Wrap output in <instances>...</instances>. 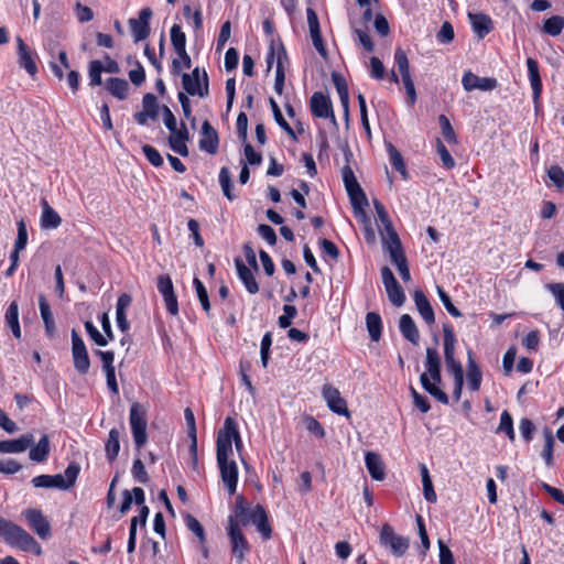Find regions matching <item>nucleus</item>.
Here are the masks:
<instances>
[{
  "label": "nucleus",
  "mask_w": 564,
  "mask_h": 564,
  "mask_svg": "<svg viewBox=\"0 0 564 564\" xmlns=\"http://www.w3.org/2000/svg\"><path fill=\"white\" fill-rule=\"evenodd\" d=\"M423 389L442 404L448 403L447 394L438 388L442 383L441 358L435 348L426 349L425 371L420 376Z\"/></svg>",
  "instance_id": "f257e3e1"
},
{
  "label": "nucleus",
  "mask_w": 564,
  "mask_h": 564,
  "mask_svg": "<svg viewBox=\"0 0 564 564\" xmlns=\"http://www.w3.org/2000/svg\"><path fill=\"white\" fill-rule=\"evenodd\" d=\"M0 536L7 544L24 552H32L36 555H41L43 552L41 545L29 532L2 517H0Z\"/></svg>",
  "instance_id": "f03ea898"
},
{
  "label": "nucleus",
  "mask_w": 564,
  "mask_h": 564,
  "mask_svg": "<svg viewBox=\"0 0 564 564\" xmlns=\"http://www.w3.org/2000/svg\"><path fill=\"white\" fill-rule=\"evenodd\" d=\"M217 464L220 470V476L224 485L226 486L229 495H234L237 489L238 482V466L235 460H229L232 454V448L227 438H223L216 443Z\"/></svg>",
  "instance_id": "7ed1b4c3"
},
{
  "label": "nucleus",
  "mask_w": 564,
  "mask_h": 564,
  "mask_svg": "<svg viewBox=\"0 0 564 564\" xmlns=\"http://www.w3.org/2000/svg\"><path fill=\"white\" fill-rule=\"evenodd\" d=\"M79 470L78 464L70 463L64 474L35 476L31 482L35 488H57L67 490L74 486Z\"/></svg>",
  "instance_id": "20e7f679"
},
{
  "label": "nucleus",
  "mask_w": 564,
  "mask_h": 564,
  "mask_svg": "<svg viewBox=\"0 0 564 564\" xmlns=\"http://www.w3.org/2000/svg\"><path fill=\"white\" fill-rule=\"evenodd\" d=\"M343 181L351 200L354 214L357 218L366 219L365 206L368 205L367 197L361 189L350 166L345 165L341 170Z\"/></svg>",
  "instance_id": "39448f33"
},
{
  "label": "nucleus",
  "mask_w": 564,
  "mask_h": 564,
  "mask_svg": "<svg viewBox=\"0 0 564 564\" xmlns=\"http://www.w3.org/2000/svg\"><path fill=\"white\" fill-rule=\"evenodd\" d=\"M148 406L139 402H133L130 406L129 424L138 449L143 447L148 441Z\"/></svg>",
  "instance_id": "423d86ee"
},
{
  "label": "nucleus",
  "mask_w": 564,
  "mask_h": 564,
  "mask_svg": "<svg viewBox=\"0 0 564 564\" xmlns=\"http://www.w3.org/2000/svg\"><path fill=\"white\" fill-rule=\"evenodd\" d=\"M182 84L185 91L191 96H199L202 98L208 96V76L205 70L200 72L195 67L191 74H183Z\"/></svg>",
  "instance_id": "0eeeda50"
},
{
  "label": "nucleus",
  "mask_w": 564,
  "mask_h": 564,
  "mask_svg": "<svg viewBox=\"0 0 564 564\" xmlns=\"http://www.w3.org/2000/svg\"><path fill=\"white\" fill-rule=\"evenodd\" d=\"M228 535L230 539L231 553L235 556L238 564L242 563L246 554L250 550V545L242 534L237 521L229 517L228 519Z\"/></svg>",
  "instance_id": "6e6552de"
},
{
  "label": "nucleus",
  "mask_w": 564,
  "mask_h": 564,
  "mask_svg": "<svg viewBox=\"0 0 564 564\" xmlns=\"http://www.w3.org/2000/svg\"><path fill=\"white\" fill-rule=\"evenodd\" d=\"M380 543L386 547H389L397 556L403 555L409 547V540L397 534L393 528L388 523L383 524L381 528Z\"/></svg>",
  "instance_id": "1a4fd4ad"
},
{
  "label": "nucleus",
  "mask_w": 564,
  "mask_h": 564,
  "mask_svg": "<svg viewBox=\"0 0 564 564\" xmlns=\"http://www.w3.org/2000/svg\"><path fill=\"white\" fill-rule=\"evenodd\" d=\"M373 205L378 216V220L380 223V226L382 227V229L380 228V234L382 237L383 247L387 248L388 246L401 242L397 231L392 226V223L389 218V215L384 206L377 199L373 202Z\"/></svg>",
  "instance_id": "9d476101"
},
{
  "label": "nucleus",
  "mask_w": 564,
  "mask_h": 564,
  "mask_svg": "<svg viewBox=\"0 0 564 564\" xmlns=\"http://www.w3.org/2000/svg\"><path fill=\"white\" fill-rule=\"evenodd\" d=\"M381 278L386 288L389 301L394 306H402L405 302V295L403 289L394 278L392 271L388 267L381 269Z\"/></svg>",
  "instance_id": "9b49d317"
},
{
  "label": "nucleus",
  "mask_w": 564,
  "mask_h": 564,
  "mask_svg": "<svg viewBox=\"0 0 564 564\" xmlns=\"http://www.w3.org/2000/svg\"><path fill=\"white\" fill-rule=\"evenodd\" d=\"M32 530L42 539L46 540L51 536V524L47 518L39 509H25L22 512Z\"/></svg>",
  "instance_id": "f8f14e48"
},
{
  "label": "nucleus",
  "mask_w": 564,
  "mask_h": 564,
  "mask_svg": "<svg viewBox=\"0 0 564 564\" xmlns=\"http://www.w3.org/2000/svg\"><path fill=\"white\" fill-rule=\"evenodd\" d=\"M72 355L74 367L79 373H87L90 367V360L84 340L75 332H72Z\"/></svg>",
  "instance_id": "ddd939ff"
},
{
  "label": "nucleus",
  "mask_w": 564,
  "mask_h": 564,
  "mask_svg": "<svg viewBox=\"0 0 564 564\" xmlns=\"http://www.w3.org/2000/svg\"><path fill=\"white\" fill-rule=\"evenodd\" d=\"M322 395L330 411L347 417L350 416L346 400L341 398L337 388L332 384H324L322 389Z\"/></svg>",
  "instance_id": "4468645a"
},
{
  "label": "nucleus",
  "mask_w": 564,
  "mask_h": 564,
  "mask_svg": "<svg viewBox=\"0 0 564 564\" xmlns=\"http://www.w3.org/2000/svg\"><path fill=\"white\" fill-rule=\"evenodd\" d=\"M158 291L162 294L167 312L176 316L178 314L177 299L170 275L161 274L156 282Z\"/></svg>",
  "instance_id": "2eb2a0df"
},
{
  "label": "nucleus",
  "mask_w": 564,
  "mask_h": 564,
  "mask_svg": "<svg viewBox=\"0 0 564 564\" xmlns=\"http://www.w3.org/2000/svg\"><path fill=\"white\" fill-rule=\"evenodd\" d=\"M462 84L465 90L471 91L475 89H479L482 91H489L497 87L498 83L496 78L492 77H479L467 70L464 73L462 78Z\"/></svg>",
  "instance_id": "dca6fc26"
},
{
  "label": "nucleus",
  "mask_w": 564,
  "mask_h": 564,
  "mask_svg": "<svg viewBox=\"0 0 564 564\" xmlns=\"http://www.w3.org/2000/svg\"><path fill=\"white\" fill-rule=\"evenodd\" d=\"M152 17L150 8H143L139 13V19H130L129 25L135 41H142L150 34L149 21Z\"/></svg>",
  "instance_id": "f3484780"
},
{
  "label": "nucleus",
  "mask_w": 564,
  "mask_h": 564,
  "mask_svg": "<svg viewBox=\"0 0 564 564\" xmlns=\"http://www.w3.org/2000/svg\"><path fill=\"white\" fill-rule=\"evenodd\" d=\"M310 35L314 47L323 58H327V50L322 39L317 14L311 8L306 10Z\"/></svg>",
  "instance_id": "a211bd4d"
},
{
  "label": "nucleus",
  "mask_w": 564,
  "mask_h": 564,
  "mask_svg": "<svg viewBox=\"0 0 564 564\" xmlns=\"http://www.w3.org/2000/svg\"><path fill=\"white\" fill-rule=\"evenodd\" d=\"M384 249L389 252L390 259L395 264V267L401 275V279L405 283L410 282L411 274H410V270H409V265H408V260L403 252L401 242L392 245V246H388Z\"/></svg>",
  "instance_id": "6ab92c4d"
},
{
  "label": "nucleus",
  "mask_w": 564,
  "mask_h": 564,
  "mask_svg": "<svg viewBox=\"0 0 564 564\" xmlns=\"http://www.w3.org/2000/svg\"><path fill=\"white\" fill-rule=\"evenodd\" d=\"M159 116V105L153 94H145L142 99V111L134 115L135 121L145 126L149 119L155 120Z\"/></svg>",
  "instance_id": "aec40b11"
},
{
  "label": "nucleus",
  "mask_w": 564,
  "mask_h": 564,
  "mask_svg": "<svg viewBox=\"0 0 564 564\" xmlns=\"http://www.w3.org/2000/svg\"><path fill=\"white\" fill-rule=\"evenodd\" d=\"M311 110L315 117L333 119L336 122L330 100L323 93H314L311 97Z\"/></svg>",
  "instance_id": "412c9836"
},
{
  "label": "nucleus",
  "mask_w": 564,
  "mask_h": 564,
  "mask_svg": "<svg viewBox=\"0 0 564 564\" xmlns=\"http://www.w3.org/2000/svg\"><path fill=\"white\" fill-rule=\"evenodd\" d=\"M218 134L212 124L205 120L202 124V135L199 139V149L210 154H215L218 150Z\"/></svg>",
  "instance_id": "4be33fe9"
},
{
  "label": "nucleus",
  "mask_w": 564,
  "mask_h": 564,
  "mask_svg": "<svg viewBox=\"0 0 564 564\" xmlns=\"http://www.w3.org/2000/svg\"><path fill=\"white\" fill-rule=\"evenodd\" d=\"M251 521L261 533L264 540L271 538L272 529L268 521V516L264 508L257 505L249 513L248 522Z\"/></svg>",
  "instance_id": "5701e85b"
},
{
  "label": "nucleus",
  "mask_w": 564,
  "mask_h": 564,
  "mask_svg": "<svg viewBox=\"0 0 564 564\" xmlns=\"http://www.w3.org/2000/svg\"><path fill=\"white\" fill-rule=\"evenodd\" d=\"M171 42L180 58L184 59V67H191V57L186 53V36L178 24L171 28Z\"/></svg>",
  "instance_id": "b1692460"
},
{
  "label": "nucleus",
  "mask_w": 564,
  "mask_h": 564,
  "mask_svg": "<svg viewBox=\"0 0 564 564\" xmlns=\"http://www.w3.org/2000/svg\"><path fill=\"white\" fill-rule=\"evenodd\" d=\"M34 442V437L31 433H25L17 440H8L0 442V453H23Z\"/></svg>",
  "instance_id": "393cba45"
},
{
  "label": "nucleus",
  "mask_w": 564,
  "mask_h": 564,
  "mask_svg": "<svg viewBox=\"0 0 564 564\" xmlns=\"http://www.w3.org/2000/svg\"><path fill=\"white\" fill-rule=\"evenodd\" d=\"M188 139V130L186 129L185 124L182 123V127L180 129L174 130V132H171V135L169 137V144L172 148V150L178 153L180 155L187 156L188 149L186 145V141Z\"/></svg>",
  "instance_id": "a878e982"
},
{
  "label": "nucleus",
  "mask_w": 564,
  "mask_h": 564,
  "mask_svg": "<svg viewBox=\"0 0 564 564\" xmlns=\"http://www.w3.org/2000/svg\"><path fill=\"white\" fill-rule=\"evenodd\" d=\"M223 438H227L230 447L232 448V442L235 443V447L238 453L242 449V441L239 432L237 431V426L235 421L231 417H227L225 420L224 429L218 432L217 442Z\"/></svg>",
  "instance_id": "bb28decb"
},
{
  "label": "nucleus",
  "mask_w": 564,
  "mask_h": 564,
  "mask_svg": "<svg viewBox=\"0 0 564 564\" xmlns=\"http://www.w3.org/2000/svg\"><path fill=\"white\" fill-rule=\"evenodd\" d=\"M17 43L20 66L23 67L30 76L34 77L37 73V66L33 61L31 50L21 37L17 39Z\"/></svg>",
  "instance_id": "cd10ccee"
},
{
  "label": "nucleus",
  "mask_w": 564,
  "mask_h": 564,
  "mask_svg": "<svg viewBox=\"0 0 564 564\" xmlns=\"http://www.w3.org/2000/svg\"><path fill=\"white\" fill-rule=\"evenodd\" d=\"M467 383L471 391H478L480 389L482 373L480 368L478 367L476 360L474 359L473 351L470 349L467 350Z\"/></svg>",
  "instance_id": "c85d7f7f"
},
{
  "label": "nucleus",
  "mask_w": 564,
  "mask_h": 564,
  "mask_svg": "<svg viewBox=\"0 0 564 564\" xmlns=\"http://www.w3.org/2000/svg\"><path fill=\"white\" fill-rule=\"evenodd\" d=\"M366 467L370 476L378 481H381L386 477L384 464L379 454L375 452H368L365 456Z\"/></svg>",
  "instance_id": "c756f323"
},
{
  "label": "nucleus",
  "mask_w": 564,
  "mask_h": 564,
  "mask_svg": "<svg viewBox=\"0 0 564 564\" xmlns=\"http://www.w3.org/2000/svg\"><path fill=\"white\" fill-rule=\"evenodd\" d=\"M468 19L479 39H484L492 30V21L487 14L469 12Z\"/></svg>",
  "instance_id": "7c9ffc66"
},
{
  "label": "nucleus",
  "mask_w": 564,
  "mask_h": 564,
  "mask_svg": "<svg viewBox=\"0 0 564 564\" xmlns=\"http://www.w3.org/2000/svg\"><path fill=\"white\" fill-rule=\"evenodd\" d=\"M413 299L416 310L422 316V318L425 321L427 325H433L435 322V315L427 297L424 295L422 291L416 290L413 294Z\"/></svg>",
  "instance_id": "2f4dec72"
},
{
  "label": "nucleus",
  "mask_w": 564,
  "mask_h": 564,
  "mask_svg": "<svg viewBox=\"0 0 564 564\" xmlns=\"http://www.w3.org/2000/svg\"><path fill=\"white\" fill-rule=\"evenodd\" d=\"M235 265L237 269L238 276L245 284L247 291L250 294H256L259 291V285L254 279L252 271L239 258L235 260Z\"/></svg>",
  "instance_id": "473e14b6"
},
{
  "label": "nucleus",
  "mask_w": 564,
  "mask_h": 564,
  "mask_svg": "<svg viewBox=\"0 0 564 564\" xmlns=\"http://www.w3.org/2000/svg\"><path fill=\"white\" fill-rule=\"evenodd\" d=\"M399 328L405 339L411 341L413 345L419 344L420 333L413 318L409 314L401 315Z\"/></svg>",
  "instance_id": "72a5a7b5"
},
{
  "label": "nucleus",
  "mask_w": 564,
  "mask_h": 564,
  "mask_svg": "<svg viewBox=\"0 0 564 564\" xmlns=\"http://www.w3.org/2000/svg\"><path fill=\"white\" fill-rule=\"evenodd\" d=\"M39 306H40L41 317H42L44 326H45L46 335L48 337H54L55 332H56L55 321L53 317V313L51 311V306L44 295H40Z\"/></svg>",
  "instance_id": "f704fd0d"
},
{
  "label": "nucleus",
  "mask_w": 564,
  "mask_h": 564,
  "mask_svg": "<svg viewBox=\"0 0 564 564\" xmlns=\"http://www.w3.org/2000/svg\"><path fill=\"white\" fill-rule=\"evenodd\" d=\"M62 223L59 215L51 207L47 200H42L41 227L56 229Z\"/></svg>",
  "instance_id": "c9c22d12"
},
{
  "label": "nucleus",
  "mask_w": 564,
  "mask_h": 564,
  "mask_svg": "<svg viewBox=\"0 0 564 564\" xmlns=\"http://www.w3.org/2000/svg\"><path fill=\"white\" fill-rule=\"evenodd\" d=\"M51 451V443L47 435H43L35 446H32L29 452L31 460L42 463L46 460Z\"/></svg>",
  "instance_id": "e433bc0d"
},
{
  "label": "nucleus",
  "mask_w": 564,
  "mask_h": 564,
  "mask_svg": "<svg viewBox=\"0 0 564 564\" xmlns=\"http://www.w3.org/2000/svg\"><path fill=\"white\" fill-rule=\"evenodd\" d=\"M527 66L530 77L531 87L533 89V98L536 101L542 91V82L539 73L538 62L531 57L527 59Z\"/></svg>",
  "instance_id": "4c0bfd02"
},
{
  "label": "nucleus",
  "mask_w": 564,
  "mask_h": 564,
  "mask_svg": "<svg viewBox=\"0 0 564 564\" xmlns=\"http://www.w3.org/2000/svg\"><path fill=\"white\" fill-rule=\"evenodd\" d=\"M332 80H333V84L338 93V96H339V99H340V102H341V106L344 108V111H345V115L348 116V111H349V95H348V87H347V83L345 80V78L337 74V73H333L332 74Z\"/></svg>",
  "instance_id": "58836bf2"
},
{
  "label": "nucleus",
  "mask_w": 564,
  "mask_h": 564,
  "mask_svg": "<svg viewBox=\"0 0 564 564\" xmlns=\"http://www.w3.org/2000/svg\"><path fill=\"white\" fill-rule=\"evenodd\" d=\"M6 324L11 329L14 337H21V327L19 323V306L15 301L11 302L6 312Z\"/></svg>",
  "instance_id": "ea45409f"
},
{
  "label": "nucleus",
  "mask_w": 564,
  "mask_h": 564,
  "mask_svg": "<svg viewBox=\"0 0 564 564\" xmlns=\"http://www.w3.org/2000/svg\"><path fill=\"white\" fill-rule=\"evenodd\" d=\"M444 358L445 364L452 361L455 358L456 350V338L451 326H444Z\"/></svg>",
  "instance_id": "a19ab883"
},
{
  "label": "nucleus",
  "mask_w": 564,
  "mask_h": 564,
  "mask_svg": "<svg viewBox=\"0 0 564 564\" xmlns=\"http://www.w3.org/2000/svg\"><path fill=\"white\" fill-rule=\"evenodd\" d=\"M367 330L371 340L378 341L381 337L382 323L379 314L369 312L366 315Z\"/></svg>",
  "instance_id": "79ce46f5"
},
{
  "label": "nucleus",
  "mask_w": 564,
  "mask_h": 564,
  "mask_svg": "<svg viewBox=\"0 0 564 564\" xmlns=\"http://www.w3.org/2000/svg\"><path fill=\"white\" fill-rule=\"evenodd\" d=\"M284 61H286V54L285 51L281 47L278 51V57H276V69H275V83H274V90L281 95L283 91L284 86Z\"/></svg>",
  "instance_id": "37998d69"
},
{
  "label": "nucleus",
  "mask_w": 564,
  "mask_h": 564,
  "mask_svg": "<svg viewBox=\"0 0 564 564\" xmlns=\"http://www.w3.org/2000/svg\"><path fill=\"white\" fill-rule=\"evenodd\" d=\"M107 88L110 94L118 99H126L128 96L129 85L128 82L122 78H109L107 80Z\"/></svg>",
  "instance_id": "c03bdc74"
},
{
  "label": "nucleus",
  "mask_w": 564,
  "mask_h": 564,
  "mask_svg": "<svg viewBox=\"0 0 564 564\" xmlns=\"http://www.w3.org/2000/svg\"><path fill=\"white\" fill-rule=\"evenodd\" d=\"M120 433L117 429H111L109 431L108 440L105 446L106 455L108 459L113 460L119 453L120 449Z\"/></svg>",
  "instance_id": "a18cd8bd"
},
{
  "label": "nucleus",
  "mask_w": 564,
  "mask_h": 564,
  "mask_svg": "<svg viewBox=\"0 0 564 564\" xmlns=\"http://www.w3.org/2000/svg\"><path fill=\"white\" fill-rule=\"evenodd\" d=\"M394 62L401 80L411 77L410 63L406 53L402 48H397L394 52Z\"/></svg>",
  "instance_id": "49530a36"
},
{
  "label": "nucleus",
  "mask_w": 564,
  "mask_h": 564,
  "mask_svg": "<svg viewBox=\"0 0 564 564\" xmlns=\"http://www.w3.org/2000/svg\"><path fill=\"white\" fill-rule=\"evenodd\" d=\"M564 29V18L553 15L544 21L543 31L551 36H557Z\"/></svg>",
  "instance_id": "de8ad7c7"
},
{
  "label": "nucleus",
  "mask_w": 564,
  "mask_h": 564,
  "mask_svg": "<svg viewBox=\"0 0 564 564\" xmlns=\"http://www.w3.org/2000/svg\"><path fill=\"white\" fill-rule=\"evenodd\" d=\"M544 435V447L542 451V457L546 464V466L553 465V447H554V437L551 430L545 429L543 432Z\"/></svg>",
  "instance_id": "09e8293b"
},
{
  "label": "nucleus",
  "mask_w": 564,
  "mask_h": 564,
  "mask_svg": "<svg viewBox=\"0 0 564 564\" xmlns=\"http://www.w3.org/2000/svg\"><path fill=\"white\" fill-rule=\"evenodd\" d=\"M104 72V65L100 61H91L88 67L89 85L99 86L101 85V73Z\"/></svg>",
  "instance_id": "8fccbe9b"
},
{
  "label": "nucleus",
  "mask_w": 564,
  "mask_h": 564,
  "mask_svg": "<svg viewBox=\"0 0 564 564\" xmlns=\"http://www.w3.org/2000/svg\"><path fill=\"white\" fill-rule=\"evenodd\" d=\"M498 432L506 433L510 441H514L512 417L508 411L501 413Z\"/></svg>",
  "instance_id": "3c124183"
},
{
  "label": "nucleus",
  "mask_w": 564,
  "mask_h": 564,
  "mask_svg": "<svg viewBox=\"0 0 564 564\" xmlns=\"http://www.w3.org/2000/svg\"><path fill=\"white\" fill-rule=\"evenodd\" d=\"M219 183L224 195L230 200L234 199L235 195L231 193L232 184L230 178V172L227 167H221L219 172Z\"/></svg>",
  "instance_id": "603ef678"
},
{
  "label": "nucleus",
  "mask_w": 564,
  "mask_h": 564,
  "mask_svg": "<svg viewBox=\"0 0 564 564\" xmlns=\"http://www.w3.org/2000/svg\"><path fill=\"white\" fill-rule=\"evenodd\" d=\"M270 104H271V107H272V111H273V116H274V119L276 121V123L289 134L291 135L292 138H295V134H294V131L293 129L291 128V126L286 122V120L284 119L278 104L273 100V99H270Z\"/></svg>",
  "instance_id": "864d4df0"
},
{
  "label": "nucleus",
  "mask_w": 564,
  "mask_h": 564,
  "mask_svg": "<svg viewBox=\"0 0 564 564\" xmlns=\"http://www.w3.org/2000/svg\"><path fill=\"white\" fill-rule=\"evenodd\" d=\"M438 122H440L442 134H443L444 139L449 143H456L457 138H456L455 131H454L449 120L447 119V117L444 115H441L438 117Z\"/></svg>",
  "instance_id": "5fc2aeb1"
},
{
  "label": "nucleus",
  "mask_w": 564,
  "mask_h": 564,
  "mask_svg": "<svg viewBox=\"0 0 564 564\" xmlns=\"http://www.w3.org/2000/svg\"><path fill=\"white\" fill-rule=\"evenodd\" d=\"M249 513L250 512L248 511L243 498L238 497L236 502L235 516L231 517L237 521L238 525L240 523L246 524L248 523Z\"/></svg>",
  "instance_id": "6e6d98bb"
},
{
  "label": "nucleus",
  "mask_w": 564,
  "mask_h": 564,
  "mask_svg": "<svg viewBox=\"0 0 564 564\" xmlns=\"http://www.w3.org/2000/svg\"><path fill=\"white\" fill-rule=\"evenodd\" d=\"M304 427L315 436L323 438L325 436V431L321 423L313 416L306 415L303 419Z\"/></svg>",
  "instance_id": "4d7b16f0"
},
{
  "label": "nucleus",
  "mask_w": 564,
  "mask_h": 564,
  "mask_svg": "<svg viewBox=\"0 0 564 564\" xmlns=\"http://www.w3.org/2000/svg\"><path fill=\"white\" fill-rule=\"evenodd\" d=\"M131 473L135 481L140 484H147L149 481V475L140 458L134 459Z\"/></svg>",
  "instance_id": "13d9d810"
},
{
  "label": "nucleus",
  "mask_w": 564,
  "mask_h": 564,
  "mask_svg": "<svg viewBox=\"0 0 564 564\" xmlns=\"http://www.w3.org/2000/svg\"><path fill=\"white\" fill-rule=\"evenodd\" d=\"M193 283L203 310L208 313L210 311V303L208 300L206 288L204 286L203 282L197 278L194 279Z\"/></svg>",
  "instance_id": "bf43d9fd"
},
{
  "label": "nucleus",
  "mask_w": 564,
  "mask_h": 564,
  "mask_svg": "<svg viewBox=\"0 0 564 564\" xmlns=\"http://www.w3.org/2000/svg\"><path fill=\"white\" fill-rule=\"evenodd\" d=\"M390 161L393 167L399 171L403 177H406V169L400 152L393 147L389 145Z\"/></svg>",
  "instance_id": "052dcab7"
},
{
  "label": "nucleus",
  "mask_w": 564,
  "mask_h": 564,
  "mask_svg": "<svg viewBox=\"0 0 564 564\" xmlns=\"http://www.w3.org/2000/svg\"><path fill=\"white\" fill-rule=\"evenodd\" d=\"M436 149L443 166L447 170L453 169L455 166V160L440 139L436 141Z\"/></svg>",
  "instance_id": "680f3d73"
},
{
  "label": "nucleus",
  "mask_w": 564,
  "mask_h": 564,
  "mask_svg": "<svg viewBox=\"0 0 564 564\" xmlns=\"http://www.w3.org/2000/svg\"><path fill=\"white\" fill-rule=\"evenodd\" d=\"M185 523L187 529L191 530L203 543L205 541V532L199 521L195 517L187 514L185 517Z\"/></svg>",
  "instance_id": "e2e57ef3"
},
{
  "label": "nucleus",
  "mask_w": 564,
  "mask_h": 564,
  "mask_svg": "<svg viewBox=\"0 0 564 564\" xmlns=\"http://www.w3.org/2000/svg\"><path fill=\"white\" fill-rule=\"evenodd\" d=\"M436 290H437L438 297H440L441 302L443 303L444 307L446 308V311L453 317L462 316V313L452 303L449 295L441 286H437Z\"/></svg>",
  "instance_id": "0e129e2a"
},
{
  "label": "nucleus",
  "mask_w": 564,
  "mask_h": 564,
  "mask_svg": "<svg viewBox=\"0 0 564 564\" xmlns=\"http://www.w3.org/2000/svg\"><path fill=\"white\" fill-rule=\"evenodd\" d=\"M297 310L293 305H284L283 315L279 317V326L281 328H288L292 324V319L296 316Z\"/></svg>",
  "instance_id": "69168bd1"
},
{
  "label": "nucleus",
  "mask_w": 564,
  "mask_h": 564,
  "mask_svg": "<svg viewBox=\"0 0 564 564\" xmlns=\"http://www.w3.org/2000/svg\"><path fill=\"white\" fill-rule=\"evenodd\" d=\"M547 176L557 187H564V171L562 167L552 165L547 170Z\"/></svg>",
  "instance_id": "338daca9"
},
{
  "label": "nucleus",
  "mask_w": 564,
  "mask_h": 564,
  "mask_svg": "<svg viewBox=\"0 0 564 564\" xmlns=\"http://www.w3.org/2000/svg\"><path fill=\"white\" fill-rule=\"evenodd\" d=\"M547 289L555 297L561 310L564 311V283H551Z\"/></svg>",
  "instance_id": "774afa93"
}]
</instances>
